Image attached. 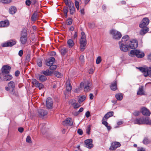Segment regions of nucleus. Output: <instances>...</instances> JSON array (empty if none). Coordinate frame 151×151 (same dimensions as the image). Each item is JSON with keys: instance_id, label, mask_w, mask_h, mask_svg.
I'll return each mask as SVG.
<instances>
[{"instance_id": "obj_45", "label": "nucleus", "mask_w": 151, "mask_h": 151, "mask_svg": "<svg viewBox=\"0 0 151 151\" xmlns=\"http://www.w3.org/2000/svg\"><path fill=\"white\" fill-rule=\"evenodd\" d=\"M91 126V125H89L87 126V129H86V133L88 134H90Z\"/></svg>"}, {"instance_id": "obj_7", "label": "nucleus", "mask_w": 151, "mask_h": 151, "mask_svg": "<svg viewBox=\"0 0 151 151\" xmlns=\"http://www.w3.org/2000/svg\"><path fill=\"white\" fill-rule=\"evenodd\" d=\"M16 41L15 40H11L7 42L2 44L1 46L3 47L12 46L16 44Z\"/></svg>"}, {"instance_id": "obj_49", "label": "nucleus", "mask_w": 151, "mask_h": 151, "mask_svg": "<svg viewBox=\"0 0 151 151\" xmlns=\"http://www.w3.org/2000/svg\"><path fill=\"white\" fill-rule=\"evenodd\" d=\"M26 141L27 142L29 143H31L32 142L31 139L29 136H28L27 137L26 139Z\"/></svg>"}, {"instance_id": "obj_28", "label": "nucleus", "mask_w": 151, "mask_h": 151, "mask_svg": "<svg viewBox=\"0 0 151 151\" xmlns=\"http://www.w3.org/2000/svg\"><path fill=\"white\" fill-rule=\"evenodd\" d=\"M72 86H71L69 81H67L66 83V88L67 91H70L72 89Z\"/></svg>"}, {"instance_id": "obj_20", "label": "nucleus", "mask_w": 151, "mask_h": 151, "mask_svg": "<svg viewBox=\"0 0 151 151\" xmlns=\"http://www.w3.org/2000/svg\"><path fill=\"white\" fill-rule=\"evenodd\" d=\"M55 59L53 57H50L46 61V64L48 66H50L53 65L55 62Z\"/></svg>"}, {"instance_id": "obj_46", "label": "nucleus", "mask_w": 151, "mask_h": 151, "mask_svg": "<svg viewBox=\"0 0 151 151\" xmlns=\"http://www.w3.org/2000/svg\"><path fill=\"white\" fill-rule=\"evenodd\" d=\"M72 19L71 18H69L67 20L66 22V24L68 25H70L72 23Z\"/></svg>"}, {"instance_id": "obj_21", "label": "nucleus", "mask_w": 151, "mask_h": 151, "mask_svg": "<svg viewBox=\"0 0 151 151\" xmlns=\"http://www.w3.org/2000/svg\"><path fill=\"white\" fill-rule=\"evenodd\" d=\"M3 80L4 81H9L12 78V76L8 74H5L4 75H2Z\"/></svg>"}, {"instance_id": "obj_37", "label": "nucleus", "mask_w": 151, "mask_h": 151, "mask_svg": "<svg viewBox=\"0 0 151 151\" xmlns=\"http://www.w3.org/2000/svg\"><path fill=\"white\" fill-rule=\"evenodd\" d=\"M44 125L43 124L40 125L41 132L43 134H45L46 132L45 127H44Z\"/></svg>"}, {"instance_id": "obj_44", "label": "nucleus", "mask_w": 151, "mask_h": 151, "mask_svg": "<svg viewBox=\"0 0 151 151\" xmlns=\"http://www.w3.org/2000/svg\"><path fill=\"white\" fill-rule=\"evenodd\" d=\"M36 87L39 88V89H41L44 87V85L42 83L39 82Z\"/></svg>"}, {"instance_id": "obj_60", "label": "nucleus", "mask_w": 151, "mask_h": 151, "mask_svg": "<svg viewBox=\"0 0 151 151\" xmlns=\"http://www.w3.org/2000/svg\"><path fill=\"white\" fill-rule=\"evenodd\" d=\"M85 116L86 117L88 118L90 116V114L89 111H87L85 114Z\"/></svg>"}, {"instance_id": "obj_56", "label": "nucleus", "mask_w": 151, "mask_h": 151, "mask_svg": "<svg viewBox=\"0 0 151 151\" xmlns=\"http://www.w3.org/2000/svg\"><path fill=\"white\" fill-rule=\"evenodd\" d=\"M26 60L27 61L29 62L30 60V55H27L26 57Z\"/></svg>"}, {"instance_id": "obj_13", "label": "nucleus", "mask_w": 151, "mask_h": 151, "mask_svg": "<svg viewBox=\"0 0 151 151\" xmlns=\"http://www.w3.org/2000/svg\"><path fill=\"white\" fill-rule=\"evenodd\" d=\"M139 69L142 72H144L146 73V75H145V76H147L148 74H151V69L149 67V69L148 68H144L143 67H139Z\"/></svg>"}, {"instance_id": "obj_6", "label": "nucleus", "mask_w": 151, "mask_h": 151, "mask_svg": "<svg viewBox=\"0 0 151 151\" xmlns=\"http://www.w3.org/2000/svg\"><path fill=\"white\" fill-rule=\"evenodd\" d=\"M27 40V34L26 32H22L21 37L20 38V41L22 45L25 44Z\"/></svg>"}, {"instance_id": "obj_39", "label": "nucleus", "mask_w": 151, "mask_h": 151, "mask_svg": "<svg viewBox=\"0 0 151 151\" xmlns=\"http://www.w3.org/2000/svg\"><path fill=\"white\" fill-rule=\"evenodd\" d=\"M150 142V140L147 137H145L143 141L144 144L145 145L149 144Z\"/></svg>"}, {"instance_id": "obj_36", "label": "nucleus", "mask_w": 151, "mask_h": 151, "mask_svg": "<svg viewBox=\"0 0 151 151\" xmlns=\"http://www.w3.org/2000/svg\"><path fill=\"white\" fill-rule=\"evenodd\" d=\"M70 48L72 47L74 45V42L71 39L69 40L67 42Z\"/></svg>"}, {"instance_id": "obj_18", "label": "nucleus", "mask_w": 151, "mask_h": 151, "mask_svg": "<svg viewBox=\"0 0 151 151\" xmlns=\"http://www.w3.org/2000/svg\"><path fill=\"white\" fill-rule=\"evenodd\" d=\"M62 124L64 125L72 126L73 124L72 119L70 118H68L63 121Z\"/></svg>"}, {"instance_id": "obj_59", "label": "nucleus", "mask_w": 151, "mask_h": 151, "mask_svg": "<svg viewBox=\"0 0 151 151\" xmlns=\"http://www.w3.org/2000/svg\"><path fill=\"white\" fill-rule=\"evenodd\" d=\"M74 105V108H77L79 107L80 106V105L78 104V103H75Z\"/></svg>"}, {"instance_id": "obj_30", "label": "nucleus", "mask_w": 151, "mask_h": 151, "mask_svg": "<svg viewBox=\"0 0 151 151\" xmlns=\"http://www.w3.org/2000/svg\"><path fill=\"white\" fill-rule=\"evenodd\" d=\"M52 73L48 69H47L46 70H43L41 72V73L44 75L45 76H48L51 75Z\"/></svg>"}, {"instance_id": "obj_62", "label": "nucleus", "mask_w": 151, "mask_h": 151, "mask_svg": "<svg viewBox=\"0 0 151 151\" xmlns=\"http://www.w3.org/2000/svg\"><path fill=\"white\" fill-rule=\"evenodd\" d=\"M24 129L21 127H19L18 128V131L22 133L23 132Z\"/></svg>"}, {"instance_id": "obj_2", "label": "nucleus", "mask_w": 151, "mask_h": 151, "mask_svg": "<svg viewBox=\"0 0 151 151\" xmlns=\"http://www.w3.org/2000/svg\"><path fill=\"white\" fill-rule=\"evenodd\" d=\"M81 37L80 40V50L81 51H84L87 43L86 35L84 32L81 33Z\"/></svg>"}, {"instance_id": "obj_41", "label": "nucleus", "mask_w": 151, "mask_h": 151, "mask_svg": "<svg viewBox=\"0 0 151 151\" xmlns=\"http://www.w3.org/2000/svg\"><path fill=\"white\" fill-rule=\"evenodd\" d=\"M54 74L58 78H61L62 76V74L58 71H55L54 72Z\"/></svg>"}, {"instance_id": "obj_48", "label": "nucleus", "mask_w": 151, "mask_h": 151, "mask_svg": "<svg viewBox=\"0 0 151 151\" xmlns=\"http://www.w3.org/2000/svg\"><path fill=\"white\" fill-rule=\"evenodd\" d=\"M101 57L100 56H99L97 57V58L96 59V63L97 64H98L100 63V62H101Z\"/></svg>"}, {"instance_id": "obj_11", "label": "nucleus", "mask_w": 151, "mask_h": 151, "mask_svg": "<svg viewBox=\"0 0 151 151\" xmlns=\"http://www.w3.org/2000/svg\"><path fill=\"white\" fill-rule=\"evenodd\" d=\"M11 69V67L8 65H4L1 69L2 75H4L5 74H8L9 73Z\"/></svg>"}, {"instance_id": "obj_64", "label": "nucleus", "mask_w": 151, "mask_h": 151, "mask_svg": "<svg viewBox=\"0 0 151 151\" xmlns=\"http://www.w3.org/2000/svg\"><path fill=\"white\" fill-rule=\"evenodd\" d=\"M83 110V109L82 107L81 108L79 111L77 112V114H79L80 113L82 112Z\"/></svg>"}, {"instance_id": "obj_34", "label": "nucleus", "mask_w": 151, "mask_h": 151, "mask_svg": "<svg viewBox=\"0 0 151 151\" xmlns=\"http://www.w3.org/2000/svg\"><path fill=\"white\" fill-rule=\"evenodd\" d=\"M137 94L138 95H140L144 94V93L143 90V87L142 86H141V87L139 88Z\"/></svg>"}, {"instance_id": "obj_63", "label": "nucleus", "mask_w": 151, "mask_h": 151, "mask_svg": "<svg viewBox=\"0 0 151 151\" xmlns=\"http://www.w3.org/2000/svg\"><path fill=\"white\" fill-rule=\"evenodd\" d=\"M20 74V72L19 70H17L15 71V75L16 76H19Z\"/></svg>"}, {"instance_id": "obj_1", "label": "nucleus", "mask_w": 151, "mask_h": 151, "mask_svg": "<svg viewBox=\"0 0 151 151\" xmlns=\"http://www.w3.org/2000/svg\"><path fill=\"white\" fill-rule=\"evenodd\" d=\"M129 55L133 57L136 56L139 58H142L145 55L144 53L139 50H132L130 51Z\"/></svg>"}, {"instance_id": "obj_38", "label": "nucleus", "mask_w": 151, "mask_h": 151, "mask_svg": "<svg viewBox=\"0 0 151 151\" xmlns=\"http://www.w3.org/2000/svg\"><path fill=\"white\" fill-rule=\"evenodd\" d=\"M39 82L36 79H33L32 80V83L36 87Z\"/></svg>"}, {"instance_id": "obj_57", "label": "nucleus", "mask_w": 151, "mask_h": 151, "mask_svg": "<svg viewBox=\"0 0 151 151\" xmlns=\"http://www.w3.org/2000/svg\"><path fill=\"white\" fill-rule=\"evenodd\" d=\"M31 3V1L30 0H26L25 2L27 6H30Z\"/></svg>"}, {"instance_id": "obj_9", "label": "nucleus", "mask_w": 151, "mask_h": 151, "mask_svg": "<svg viewBox=\"0 0 151 151\" xmlns=\"http://www.w3.org/2000/svg\"><path fill=\"white\" fill-rule=\"evenodd\" d=\"M129 49H134L138 46L137 41L136 40H133L127 43Z\"/></svg>"}, {"instance_id": "obj_10", "label": "nucleus", "mask_w": 151, "mask_h": 151, "mask_svg": "<svg viewBox=\"0 0 151 151\" xmlns=\"http://www.w3.org/2000/svg\"><path fill=\"white\" fill-rule=\"evenodd\" d=\"M120 145L121 144L119 142H113L111 143L109 150L110 151L114 150Z\"/></svg>"}, {"instance_id": "obj_50", "label": "nucleus", "mask_w": 151, "mask_h": 151, "mask_svg": "<svg viewBox=\"0 0 151 151\" xmlns=\"http://www.w3.org/2000/svg\"><path fill=\"white\" fill-rule=\"evenodd\" d=\"M1 1L4 4L9 3L11 1V0H1Z\"/></svg>"}, {"instance_id": "obj_52", "label": "nucleus", "mask_w": 151, "mask_h": 151, "mask_svg": "<svg viewBox=\"0 0 151 151\" xmlns=\"http://www.w3.org/2000/svg\"><path fill=\"white\" fill-rule=\"evenodd\" d=\"M140 113L139 111H135L134 112L133 114L135 116H138L139 115Z\"/></svg>"}, {"instance_id": "obj_42", "label": "nucleus", "mask_w": 151, "mask_h": 151, "mask_svg": "<svg viewBox=\"0 0 151 151\" xmlns=\"http://www.w3.org/2000/svg\"><path fill=\"white\" fill-rule=\"evenodd\" d=\"M86 99V97L85 96H82L78 99V102L79 104H81Z\"/></svg>"}, {"instance_id": "obj_19", "label": "nucleus", "mask_w": 151, "mask_h": 151, "mask_svg": "<svg viewBox=\"0 0 151 151\" xmlns=\"http://www.w3.org/2000/svg\"><path fill=\"white\" fill-rule=\"evenodd\" d=\"M47 114V112L43 109H40L38 110V115L40 118H43Z\"/></svg>"}, {"instance_id": "obj_14", "label": "nucleus", "mask_w": 151, "mask_h": 151, "mask_svg": "<svg viewBox=\"0 0 151 151\" xmlns=\"http://www.w3.org/2000/svg\"><path fill=\"white\" fill-rule=\"evenodd\" d=\"M149 22V20L147 18H145L142 20V23L139 25L140 27H147V26Z\"/></svg>"}, {"instance_id": "obj_8", "label": "nucleus", "mask_w": 151, "mask_h": 151, "mask_svg": "<svg viewBox=\"0 0 151 151\" xmlns=\"http://www.w3.org/2000/svg\"><path fill=\"white\" fill-rule=\"evenodd\" d=\"M119 47L121 50L124 52H127L129 49L128 44H125V43H122L121 42H119Z\"/></svg>"}, {"instance_id": "obj_4", "label": "nucleus", "mask_w": 151, "mask_h": 151, "mask_svg": "<svg viewBox=\"0 0 151 151\" xmlns=\"http://www.w3.org/2000/svg\"><path fill=\"white\" fill-rule=\"evenodd\" d=\"M110 34L112 36L113 38L116 40H119L122 37L121 33L118 31L114 29L111 30Z\"/></svg>"}, {"instance_id": "obj_33", "label": "nucleus", "mask_w": 151, "mask_h": 151, "mask_svg": "<svg viewBox=\"0 0 151 151\" xmlns=\"http://www.w3.org/2000/svg\"><path fill=\"white\" fill-rule=\"evenodd\" d=\"M68 49L65 47L62 48L60 50V53L62 55H64L68 52Z\"/></svg>"}, {"instance_id": "obj_51", "label": "nucleus", "mask_w": 151, "mask_h": 151, "mask_svg": "<svg viewBox=\"0 0 151 151\" xmlns=\"http://www.w3.org/2000/svg\"><path fill=\"white\" fill-rule=\"evenodd\" d=\"M68 7L67 6H65L63 8L64 13H68Z\"/></svg>"}, {"instance_id": "obj_23", "label": "nucleus", "mask_w": 151, "mask_h": 151, "mask_svg": "<svg viewBox=\"0 0 151 151\" xmlns=\"http://www.w3.org/2000/svg\"><path fill=\"white\" fill-rule=\"evenodd\" d=\"M141 111L143 115L146 116H149L150 114V112L145 108L141 109Z\"/></svg>"}, {"instance_id": "obj_17", "label": "nucleus", "mask_w": 151, "mask_h": 151, "mask_svg": "<svg viewBox=\"0 0 151 151\" xmlns=\"http://www.w3.org/2000/svg\"><path fill=\"white\" fill-rule=\"evenodd\" d=\"M53 105V102L52 99L50 97L48 98L46 102V106L47 109L52 108Z\"/></svg>"}, {"instance_id": "obj_58", "label": "nucleus", "mask_w": 151, "mask_h": 151, "mask_svg": "<svg viewBox=\"0 0 151 151\" xmlns=\"http://www.w3.org/2000/svg\"><path fill=\"white\" fill-rule=\"evenodd\" d=\"M77 133L80 135H81L83 134V131L81 129H79L78 130Z\"/></svg>"}, {"instance_id": "obj_12", "label": "nucleus", "mask_w": 151, "mask_h": 151, "mask_svg": "<svg viewBox=\"0 0 151 151\" xmlns=\"http://www.w3.org/2000/svg\"><path fill=\"white\" fill-rule=\"evenodd\" d=\"M84 143L85 146L88 148H92L93 147L92 140L91 139H90L85 140Z\"/></svg>"}, {"instance_id": "obj_29", "label": "nucleus", "mask_w": 151, "mask_h": 151, "mask_svg": "<svg viewBox=\"0 0 151 151\" xmlns=\"http://www.w3.org/2000/svg\"><path fill=\"white\" fill-rule=\"evenodd\" d=\"M17 10L16 7L15 6H11L9 9V12L10 14H14Z\"/></svg>"}, {"instance_id": "obj_27", "label": "nucleus", "mask_w": 151, "mask_h": 151, "mask_svg": "<svg viewBox=\"0 0 151 151\" xmlns=\"http://www.w3.org/2000/svg\"><path fill=\"white\" fill-rule=\"evenodd\" d=\"M141 28L142 29L140 31V35H144L148 32L149 29L147 27H142Z\"/></svg>"}, {"instance_id": "obj_61", "label": "nucleus", "mask_w": 151, "mask_h": 151, "mask_svg": "<svg viewBox=\"0 0 151 151\" xmlns=\"http://www.w3.org/2000/svg\"><path fill=\"white\" fill-rule=\"evenodd\" d=\"M23 54V51L22 50H20L18 53V55H19L21 57Z\"/></svg>"}, {"instance_id": "obj_15", "label": "nucleus", "mask_w": 151, "mask_h": 151, "mask_svg": "<svg viewBox=\"0 0 151 151\" xmlns=\"http://www.w3.org/2000/svg\"><path fill=\"white\" fill-rule=\"evenodd\" d=\"M91 83L89 81H87L85 83L84 91H89L91 89Z\"/></svg>"}, {"instance_id": "obj_55", "label": "nucleus", "mask_w": 151, "mask_h": 151, "mask_svg": "<svg viewBox=\"0 0 151 151\" xmlns=\"http://www.w3.org/2000/svg\"><path fill=\"white\" fill-rule=\"evenodd\" d=\"M64 2H65V5L67 6H69V5H70V1H69L68 0H64Z\"/></svg>"}, {"instance_id": "obj_3", "label": "nucleus", "mask_w": 151, "mask_h": 151, "mask_svg": "<svg viewBox=\"0 0 151 151\" xmlns=\"http://www.w3.org/2000/svg\"><path fill=\"white\" fill-rule=\"evenodd\" d=\"M8 86L5 87L6 90L9 91L10 93L14 94L15 91V83L13 81H10L8 83Z\"/></svg>"}, {"instance_id": "obj_35", "label": "nucleus", "mask_w": 151, "mask_h": 151, "mask_svg": "<svg viewBox=\"0 0 151 151\" xmlns=\"http://www.w3.org/2000/svg\"><path fill=\"white\" fill-rule=\"evenodd\" d=\"M115 97L117 100L121 101L123 99V95L122 93H118L115 95Z\"/></svg>"}, {"instance_id": "obj_53", "label": "nucleus", "mask_w": 151, "mask_h": 151, "mask_svg": "<svg viewBox=\"0 0 151 151\" xmlns=\"http://www.w3.org/2000/svg\"><path fill=\"white\" fill-rule=\"evenodd\" d=\"M69 102L70 104L74 105L76 103V100L74 99H71L69 101Z\"/></svg>"}, {"instance_id": "obj_47", "label": "nucleus", "mask_w": 151, "mask_h": 151, "mask_svg": "<svg viewBox=\"0 0 151 151\" xmlns=\"http://www.w3.org/2000/svg\"><path fill=\"white\" fill-rule=\"evenodd\" d=\"M57 66L56 65H52L50 66V69L51 70H54L56 69Z\"/></svg>"}, {"instance_id": "obj_32", "label": "nucleus", "mask_w": 151, "mask_h": 151, "mask_svg": "<svg viewBox=\"0 0 151 151\" xmlns=\"http://www.w3.org/2000/svg\"><path fill=\"white\" fill-rule=\"evenodd\" d=\"M38 79L41 82H44L47 80V78L45 76L41 75L39 76Z\"/></svg>"}, {"instance_id": "obj_25", "label": "nucleus", "mask_w": 151, "mask_h": 151, "mask_svg": "<svg viewBox=\"0 0 151 151\" xmlns=\"http://www.w3.org/2000/svg\"><path fill=\"white\" fill-rule=\"evenodd\" d=\"M39 17L38 14L36 12H35L32 16L31 19L32 21L35 22L37 20Z\"/></svg>"}, {"instance_id": "obj_26", "label": "nucleus", "mask_w": 151, "mask_h": 151, "mask_svg": "<svg viewBox=\"0 0 151 151\" xmlns=\"http://www.w3.org/2000/svg\"><path fill=\"white\" fill-rule=\"evenodd\" d=\"M129 39V37L128 35H125L122 38L121 41L119 42H121L122 43H125V44H127L128 42L127 41Z\"/></svg>"}, {"instance_id": "obj_31", "label": "nucleus", "mask_w": 151, "mask_h": 151, "mask_svg": "<svg viewBox=\"0 0 151 151\" xmlns=\"http://www.w3.org/2000/svg\"><path fill=\"white\" fill-rule=\"evenodd\" d=\"M111 89L113 90H116L117 88L116 86V81H114V82L112 83L110 86Z\"/></svg>"}, {"instance_id": "obj_54", "label": "nucleus", "mask_w": 151, "mask_h": 151, "mask_svg": "<svg viewBox=\"0 0 151 151\" xmlns=\"http://www.w3.org/2000/svg\"><path fill=\"white\" fill-rule=\"evenodd\" d=\"M105 120H103V119H102V124L104 125L106 127L108 125V122L105 121Z\"/></svg>"}, {"instance_id": "obj_43", "label": "nucleus", "mask_w": 151, "mask_h": 151, "mask_svg": "<svg viewBox=\"0 0 151 151\" xmlns=\"http://www.w3.org/2000/svg\"><path fill=\"white\" fill-rule=\"evenodd\" d=\"M79 60L81 63H83L85 61L84 56L83 55H81L79 57Z\"/></svg>"}, {"instance_id": "obj_16", "label": "nucleus", "mask_w": 151, "mask_h": 151, "mask_svg": "<svg viewBox=\"0 0 151 151\" xmlns=\"http://www.w3.org/2000/svg\"><path fill=\"white\" fill-rule=\"evenodd\" d=\"M68 7L69 9L70 14L72 15L74 14L75 13L76 9L74 4L72 1H70V5Z\"/></svg>"}, {"instance_id": "obj_5", "label": "nucleus", "mask_w": 151, "mask_h": 151, "mask_svg": "<svg viewBox=\"0 0 151 151\" xmlns=\"http://www.w3.org/2000/svg\"><path fill=\"white\" fill-rule=\"evenodd\" d=\"M148 117H145L140 118L136 119L134 121V123L138 124H147Z\"/></svg>"}, {"instance_id": "obj_22", "label": "nucleus", "mask_w": 151, "mask_h": 151, "mask_svg": "<svg viewBox=\"0 0 151 151\" xmlns=\"http://www.w3.org/2000/svg\"><path fill=\"white\" fill-rule=\"evenodd\" d=\"M9 22L8 20L1 21L0 22V27H6L9 26Z\"/></svg>"}, {"instance_id": "obj_24", "label": "nucleus", "mask_w": 151, "mask_h": 151, "mask_svg": "<svg viewBox=\"0 0 151 151\" xmlns=\"http://www.w3.org/2000/svg\"><path fill=\"white\" fill-rule=\"evenodd\" d=\"M114 112L112 111H109L106 114L103 118V120H107V119L110 117L113 116Z\"/></svg>"}, {"instance_id": "obj_40", "label": "nucleus", "mask_w": 151, "mask_h": 151, "mask_svg": "<svg viewBox=\"0 0 151 151\" xmlns=\"http://www.w3.org/2000/svg\"><path fill=\"white\" fill-rule=\"evenodd\" d=\"M37 63L39 67H41L42 66V60L41 59H38L37 60Z\"/></svg>"}]
</instances>
